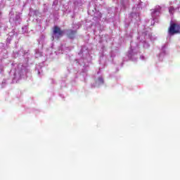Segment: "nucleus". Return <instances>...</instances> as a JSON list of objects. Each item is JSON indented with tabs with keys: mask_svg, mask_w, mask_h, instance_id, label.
Wrapping results in <instances>:
<instances>
[{
	"mask_svg": "<svg viewBox=\"0 0 180 180\" xmlns=\"http://www.w3.org/2000/svg\"><path fill=\"white\" fill-rule=\"evenodd\" d=\"M98 82L100 84H103V78L102 77H98Z\"/></svg>",
	"mask_w": 180,
	"mask_h": 180,
	"instance_id": "nucleus-4",
	"label": "nucleus"
},
{
	"mask_svg": "<svg viewBox=\"0 0 180 180\" xmlns=\"http://www.w3.org/2000/svg\"><path fill=\"white\" fill-rule=\"evenodd\" d=\"M53 34H58V36H63V34H64V31L61 30L58 26H55L53 27Z\"/></svg>",
	"mask_w": 180,
	"mask_h": 180,
	"instance_id": "nucleus-3",
	"label": "nucleus"
},
{
	"mask_svg": "<svg viewBox=\"0 0 180 180\" xmlns=\"http://www.w3.org/2000/svg\"><path fill=\"white\" fill-rule=\"evenodd\" d=\"M59 37H61V36H60V35H58Z\"/></svg>",
	"mask_w": 180,
	"mask_h": 180,
	"instance_id": "nucleus-6",
	"label": "nucleus"
},
{
	"mask_svg": "<svg viewBox=\"0 0 180 180\" xmlns=\"http://www.w3.org/2000/svg\"><path fill=\"white\" fill-rule=\"evenodd\" d=\"M77 34V30H68L67 36L68 39H70L71 40H74L75 39V35Z\"/></svg>",
	"mask_w": 180,
	"mask_h": 180,
	"instance_id": "nucleus-2",
	"label": "nucleus"
},
{
	"mask_svg": "<svg viewBox=\"0 0 180 180\" xmlns=\"http://www.w3.org/2000/svg\"><path fill=\"white\" fill-rule=\"evenodd\" d=\"M169 12L170 13H172V12H174V7H172V6L169 7Z\"/></svg>",
	"mask_w": 180,
	"mask_h": 180,
	"instance_id": "nucleus-5",
	"label": "nucleus"
},
{
	"mask_svg": "<svg viewBox=\"0 0 180 180\" xmlns=\"http://www.w3.org/2000/svg\"><path fill=\"white\" fill-rule=\"evenodd\" d=\"M169 34L171 35L180 33V25L176 23H171L168 29Z\"/></svg>",
	"mask_w": 180,
	"mask_h": 180,
	"instance_id": "nucleus-1",
	"label": "nucleus"
}]
</instances>
